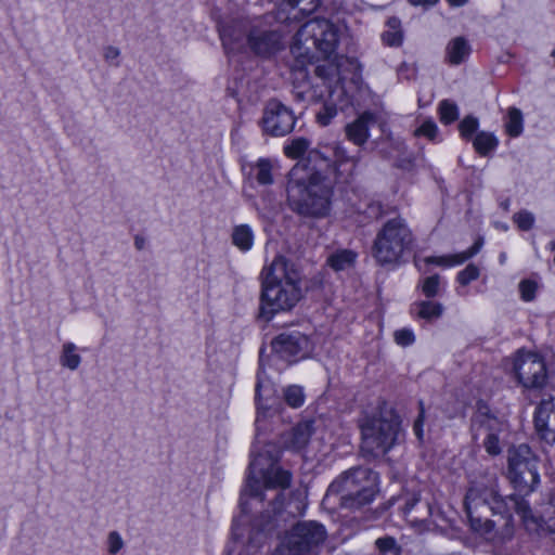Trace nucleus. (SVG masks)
I'll list each match as a JSON object with an SVG mask.
<instances>
[{
  "instance_id": "37",
  "label": "nucleus",
  "mask_w": 555,
  "mask_h": 555,
  "mask_svg": "<svg viewBox=\"0 0 555 555\" xmlns=\"http://www.w3.org/2000/svg\"><path fill=\"white\" fill-rule=\"evenodd\" d=\"M478 119L474 116H466L459 125L462 138L468 140L478 128Z\"/></svg>"
},
{
  "instance_id": "26",
  "label": "nucleus",
  "mask_w": 555,
  "mask_h": 555,
  "mask_svg": "<svg viewBox=\"0 0 555 555\" xmlns=\"http://www.w3.org/2000/svg\"><path fill=\"white\" fill-rule=\"evenodd\" d=\"M524 129V118L520 109L511 107L507 112L505 130L508 135L516 138L521 134Z\"/></svg>"
},
{
  "instance_id": "2",
  "label": "nucleus",
  "mask_w": 555,
  "mask_h": 555,
  "mask_svg": "<svg viewBox=\"0 0 555 555\" xmlns=\"http://www.w3.org/2000/svg\"><path fill=\"white\" fill-rule=\"evenodd\" d=\"M260 317L270 321L278 313L291 311L302 298L301 275L283 256L262 268L260 273Z\"/></svg>"
},
{
  "instance_id": "28",
  "label": "nucleus",
  "mask_w": 555,
  "mask_h": 555,
  "mask_svg": "<svg viewBox=\"0 0 555 555\" xmlns=\"http://www.w3.org/2000/svg\"><path fill=\"white\" fill-rule=\"evenodd\" d=\"M76 349L77 347L75 344L65 343L62 347V353L60 357L61 364L72 371L76 370L81 362V358L76 353Z\"/></svg>"
},
{
  "instance_id": "12",
  "label": "nucleus",
  "mask_w": 555,
  "mask_h": 555,
  "mask_svg": "<svg viewBox=\"0 0 555 555\" xmlns=\"http://www.w3.org/2000/svg\"><path fill=\"white\" fill-rule=\"evenodd\" d=\"M470 429L474 440L485 437L483 447L490 455L501 453L500 435L506 430V424L503 421L479 410L472 418Z\"/></svg>"
},
{
  "instance_id": "15",
  "label": "nucleus",
  "mask_w": 555,
  "mask_h": 555,
  "mask_svg": "<svg viewBox=\"0 0 555 555\" xmlns=\"http://www.w3.org/2000/svg\"><path fill=\"white\" fill-rule=\"evenodd\" d=\"M514 367L518 380L526 388H540L546 382L545 363L535 353L519 352Z\"/></svg>"
},
{
  "instance_id": "30",
  "label": "nucleus",
  "mask_w": 555,
  "mask_h": 555,
  "mask_svg": "<svg viewBox=\"0 0 555 555\" xmlns=\"http://www.w3.org/2000/svg\"><path fill=\"white\" fill-rule=\"evenodd\" d=\"M256 180L260 184H271L273 182L272 178V165L267 159H259L256 165Z\"/></svg>"
},
{
  "instance_id": "52",
  "label": "nucleus",
  "mask_w": 555,
  "mask_h": 555,
  "mask_svg": "<svg viewBox=\"0 0 555 555\" xmlns=\"http://www.w3.org/2000/svg\"><path fill=\"white\" fill-rule=\"evenodd\" d=\"M296 98L300 101H304L306 99L305 92L304 91L296 92Z\"/></svg>"
},
{
  "instance_id": "1",
  "label": "nucleus",
  "mask_w": 555,
  "mask_h": 555,
  "mask_svg": "<svg viewBox=\"0 0 555 555\" xmlns=\"http://www.w3.org/2000/svg\"><path fill=\"white\" fill-rule=\"evenodd\" d=\"M464 503L472 528L482 534H490L495 526L494 521L487 518L482 519L481 514L487 509L502 515L503 539H511L514 532L512 511L521 516L525 522L533 521L528 502L518 495L502 498L498 493L494 478L472 481Z\"/></svg>"
},
{
  "instance_id": "36",
  "label": "nucleus",
  "mask_w": 555,
  "mask_h": 555,
  "mask_svg": "<svg viewBox=\"0 0 555 555\" xmlns=\"http://www.w3.org/2000/svg\"><path fill=\"white\" fill-rule=\"evenodd\" d=\"M480 275V270L474 263H469L465 269L457 273L456 280L461 285H468L470 282L477 280Z\"/></svg>"
},
{
  "instance_id": "9",
  "label": "nucleus",
  "mask_w": 555,
  "mask_h": 555,
  "mask_svg": "<svg viewBox=\"0 0 555 555\" xmlns=\"http://www.w3.org/2000/svg\"><path fill=\"white\" fill-rule=\"evenodd\" d=\"M326 530L317 521L296 524L276 547L274 555H317Z\"/></svg>"
},
{
  "instance_id": "54",
  "label": "nucleus",
  "mask_w": 555,
  "mask_h": 555,
  "mask_svg": "<svg viewBox=\"0 0 555 555\" xmlns=\"http://www.w3.org/2000/svg\"><path fill=\"white\" fill-rule=\"evenodd\" d=\"M249 548H254V547L248 546L244 552H241L240 555H249Z\"/></svg>"
},
{
  "instance_id": "32",
  "label": "nucleus",
  "mask_w": 555,
  "mask_h": 555,
  "mask_svg": "<svg viewBox=\"0 0 555 555\" xmlns=\"http://www.w3.org/2000/svg\"><path fill=\"white\" fill-rule=\"evenodd\" d=\"M513 221L521 231H529L532 229L535 218L534 215L528 210H520L513 216Z\"/></svg>"
},
{
  "instance_id": "41",
  "label": "nucleus",
  "mask_w": 555,
  "mask_h": 555,
  "mask_svg": "<svg viewBox=\"0 0 555 555\" xmlns=\"http://www.w3.org/2000/svg\"><path fill=\"white\" fill-rule=\"evenodd\" d=\"M107 551L111 555L117 554L124 547V541L117 531H111L107 535Z\"/></svg>"
},
{
  "instance_id": "51",
  "label": "nucleus",
  "mask_w": 555,
  "mask_h": 555,
  "mask_svg": "<svg viewBox=\"0 0 555 555\" xmlns=\"http://www.w3.org/2000/svg\"><path fill=\"white\" fill-rule=\"evenodd\" d=\"M388 25L390 26V28H391L392 30H398L397 28H398V26H399V20H397V18L392 17V18H390V20L388 21Z\"/></svg>"
},
{
  "instance_id": "4",
  "label": "nucleus",
  "mask_w": 555,
  "mask_h": 555,
  "mask_svg": "<svg viewBox=\"0 0 555 555\" xmlns=\"http://www.w3.org/2000/svg\"><path fill=\"white\" fill-rule=\"evenodd\" d=\"M337 43L338 35L335 26L327 20L313 18L297 30L291 50L304 64L327 59L334 53Z\"/></svg>"
},
{
  "instance_id": "18",
  "label": "nucleus",
  "mask_w": 555,
  "mask_h": 555,
  "mask_svg": "<svg viewBox=\"0 0 555 555\" xmlns=\"http://www.w3.org/2000/svg\"><path fill=\"white\" fill-rule=\"evenodd\" d=\"M313 433L310 421L298 423L296 426L281 435L280 441L285 449L299 451L307 446Z\"/></svg>"
},
{
  "instance_id": "17",
  "label": "nucleus",
  "mask_w": 555,
  "mask_h": 555,
  "mask_svg": "<svg viewBox=\"0 0 555 555\" xmlns=\"http://www.w3.org/2000/svg\"><path fill=\"white\" fill-rule=\"evenodd\" d=\"M534 424L541 438L555 442V398L543 400L537 409Z\"/></svg>"
},
{
  "instance_id": "25",
  "label": "nucleus",
  "mask_w": 555,
  "mask_h": 555,
  "mask_svg": "<svg viewBox=\"0 0 555 555\" xmlns=\"http://www.w3.org/2000/svg\"><path fill=\"white\" fill-rule=\"evenodd\" d=\"M231 237L233 245L242 251H248L254 245V232L247 224L235 225Z\"/></svg>"
},
{
  "instance_id": "8",
  "label": "nucleus",
  "mask_w": 555,
  "mask_h": 555,
  "mask_svg": "<svg viewBox=\"0 0 555 555\" xmlns=\"http://www.w3.org/2000/svg\"><path fill=\"white\" fill-rule=\"evenodd\" d=\"M414 237L405 219L396 217L386 221L373 243V257L380 264L400 261L413 244Z\"/></svg>"
},
{
  "instance_id": "45",
  "label": "nucleus",
  "mask_w": 555,
  "mask_h": 555,
  "mask_svg": "<svg viewBox=\"0 0 555 555\" xmlns=\"http://www.w3.org/2000/svg\"><path fill=\"white\" fill-rule=\"evenodd\" d=\"M270 18H274L275 21H278L279 23H285L289 20V16L285 13V10L281 7L276 14L273 15V14H267L264 16V20H270Z\"/></svg>"
},
{
  "instance_id": "23",
  "label": "nucleus",
  "mask_w": 555,
  "mask_h": 555,
  "mask_svg": "<svg viewBox=\"0 0 555 555\" xmlns=\"http://www.w3.org/2000/svg\"><path fill=\"white\" fill-rule=\"evenodd\" d=\"M345 95L343 88H335L330 92L331 102H326L320 112L317 113V121L321 126H327L331 120L337 115L336 103L341 102Z\"/></svg>"
},
{
  "instance_id": "16",
  "label": "nucleus",
  "mask_w": 555,
  "mask_h": 555,
  "mask_svg": "<svg viewBox=\"0 0 555 555\" xmlns=\"http://www.w3.org/2000/svg\"><path fill=\"white\" fill-rule=\"evenodd\" d=\"M295 126L293 112L278 100H271L267 103L263 116V131L274 135L282 137L289 133Z\"/></svg>"
},
{
  "instance_id": "40",
  "label": "nucleus",
  "mask_w": 555,
  "mask_h": 555,
  "mask_svg": "<svg viewBox=\"0 0 555 555\" xmlns=\"http://www.w3.org/2000/svg\"><path fill=\"white\" fill-rule=\"evenodd\" d=\"M395 341L402 347L410 346L414 343L415 336L412 330L401 328L395 332Z\"/></svg>"
},
{
  "instance_id": "47",
  "label": "nucleus",
  "mask_w": 555,
  "mask_h": 555,
  "mask_svg": "<svg viewBox=\"0 0 555 555\" xmlns=\"http://www.w3.org/2000/svg\"><path fill=\"white\" fill-rule=\"evenodd\" d=\"M145 238L141 235L134 236V246L138 250H142L145 247Z\"/></svg>"
},
{
  "instance_id": "5",
  "label": "nucleus",
  "mask_w": 555,
  "mask_h": 555,
  "mask_svg": "<svg viewBox=\"0 0 555 555\" xmlns=\"http://www.w3.org/2000/svg\"><path fill=\"white\" fill-rule=\"evenodd\" d=\"M377 474L369 468L354 467L343 473L328 487L325 499L339 495L341 507L361 508L373 502L378 489Z\"/></svg>"
},
{
  "instance_id": "38",
  "label": "nucleus",
  "mask_w": 555,
  "mask_h": 555,
  "mask_svg": "<svg viewBox=\"0 0 555 555\" xmlns=\"http://www.w3.org/2000/svg\"><path fill=\"white\" fill-rule=\"evenodd\" d=\"M289 7L291 9L295 10L296 8L299 9L300 12L310 13L317 9L319 5L318 0H284L282 3V7Z\"/></svg>"
},
{
  "instance_id": "10",
  "label": "nucleus",
  "mask_w": 555,
  "mask_h": 555,
  "mask_svg": "<svg viewBox=\"0 0 555 555\" xmlns=\"http://www.w3.org/2000/svg\"><path fill=\"white\" fill-rule=\"evenodd\" d=\"M305 162L313 170H320L325 176L332 172L337 179L348 182V178L352 176L358 159L349 156L346 149L339 143H333L320 150L310 151L308 159Z\"/></svg>"
},
{
  "instance_id": "24",
  "label": "nucleus",
  "mask_w": 555,
  "mask_h": 555,
  "mask_svg": "<svg viewBox=\"0 0 555 555\" xmlns=\"http://www.w3.org/2000/svg\"><path fill=\"white\" fill-rule=\"evenodd\" d=\"M412 311L417 318L426 321L439 319L443 313V306L437 301H418L412 306Z\"/></svg>"
},
{
  "instance_id": "21",
  "label": "nucleus",
  "mask_w": 555,
  "mask_h": 555,
  "mask_svg": "<svg viewBox=\"0 0 555 555\" xmlns=\"http://www.w3.org/2000/svg\"><path fill=\"white\" fill-rule=\"evenodd\" d=\"M470 54V46L464 37H455L446 48V60L451 65H460Z\"/></svg>"
},
{
  "instance_id": "31",
  "label": "nucleus",
  "mask_w": 555,
  "mask_h": 555,
  "mask_svg": "<svg viewBox=\"0 0 555 555\" xmlns=\"http://www.w3.org/2000/svg\"><path fill=\"white\" fill-rule=\"evenodd\" d=\"M309 141L304 138L294 139L284 146V153L292 158H298L308 150Z\"/></svg>"
},
{
  "instance_id": "44",
  "label": "nucleus",
  "mask_w": 555,
  "mask_h": 555,
  "mask_svg": "<svg viewBox=\"0 0 555 555\" xmlns=\"http://www.w3.org/2000/svg\"><path fill=\"white\" fill-rule=\"evenodd\" d=\"M423 423H424V409H423V404L421 403L420 415L416 418V421L414 422V426H413V430H414L416 437L418 438V440L423 439Z\"/></svg>"
},
{
  "instance_id": "43",
  "label": "nucleus",
  "mask_w": 555,
  "mask_h": 555,
  "mask_svg": "<svg viewBox=\"0 0 555 555\" xmlns=\"http://www.w3.org/2000/svg\"><path fill=\"white\" fill-rule=\"evenodd\" d=\"M383 40L388 46H399L402 41V35L399 30L386 31L383 35Z\"/></svg>"
},
{
  "instance_id": "48",
  "label": "nucleus",
  "mask_w": 555,
  "mask_h": 555,
  "mask_svg": "<svg viewBox=\"0 0 555 555\" xmlns=\"http://www.w3.org/2000/svg\"><path fill=\"white\" fill-rule=\"evenodd\" d=\"M413 5H433L438 2V0H409Z\"/></svg>"
},
{
  "instance_id": "53",
  "label": "nucleus",
  "mask_w": 555,
  "mask_h": 555,
  "mask_svg": "<svg viewBox=\"0 0 555 555\" xmlns=\"http://www.w3.org/2000/svg\"><path fill=\"white\" fill-rule=\"evenodd\" d=\"M499 259H500V263L503 264L506 261V254L501 253Z\"/></svg>"
},
{
  "instance_id": "49",
  "label": "nucleus",
  "mask_w": 555,
  "mask_h": 555,
  "mask_svg": "<svg viewBox=\"0 0 555 555\" xmlns=\"http://www.w3.org/2000/svg\"><path fill=\"white\" fill-rule=\"evenodd\" d=\"M452 7H462L466 4L467 0H447Z\"/></svg>"
},
{
  "instance_id": "11",
  "label": "nucleus",
  "mask_w": 555,
  "mask_h": 555,
  "mask_svg": "<svg viewBox=\"0 0 555 555\" xmlns=\"http://www.w3.org/2000/svg\"><path fill=\"white\" fill-rule=\"evenodd\" d=\"M508 469L512 481L526 493L532 492L540 481L537 457L527 444L509 449Z\"/></svg>"
},
{
  "instance_id": "22",
  "label": "nucleus",
  "mask_w": 555,
  "mask_h": 555,
  "mask_svg": "<svg viewBox=\"0 0 555 555\" xmlns=\"http://www.w3.org/2000/svg\"><path fill=\"white\" fill-rule=\"evenodd\" d=\"M358 254L351 249H337L331 253L326 259V263L334 271H346L353 268Z\"/></svg>"
},
{
  "instance_id": "50",
  "label": "nucleus",
  "mask_w": 555,
  "mask_h": 555,
  "mask_svg": "<svg viewBox=\"0 0 555 555\" xmlns=\"http://www.w3.org/2000/svg\"><path fill=\"white\" fill-rule=\"evenodd\" d=\"M260 384H257V388H256V399H257V402H258V410L260 411L261 409H264V406L260 403Z\"/></svg>"
},
{
  "instance_id": "34",
  "label": "nucleus",
  "mask_w": 555,
  "mask_h": 555,
  "mask_svg": "<svg viewBox=\"0 0 555 555\" xmlns=\"http://www.w3.org/2000/svg\"><path fill=\"white\" fill-rule=\"evenodd\" d=\"M414 135L425 137L430 141H435L438 135V127L434 120L427 119L423 121L417 129H415Z\"/></svg>"
},
{
  "instance_id": "46",
  "label": "nucleus",
  "mask_w": 555,
  "mask_h": 555,
  "mask_svg": "<svg viewBox=\"0 0 555 555\" xmlns=\"http://www.w3.org/2000/svg\"><path fill=\"white\" fill-rule=\"evenodd\" d=\"M119 55H120V51L116 47L108 46L104 50V59L107 61L117 59Z\"/></svg>"
},
{
  "instance_id": "55",
  "label": "nucleus",
  "mask_w": 555,
  "mask_h": 555,
  "mask_svg": "<svg viewBox=\"0 0 555 555\" xmlns=\"http://www.w3.org/2000/svg\"><path fill=\"white\" fill-rule=\"evenodd\" d=\"M550 248H551V250L555 251V241H552L550 243Z\"/></svg>"
},
{
  "instance_id": "14",
  "label": "nucleus",
  "mask_w": 555,
  "mask_h": 555,
  "mask_svg": "<svg viewBox=\"0 0 555 555\" xmlns=\"http://www.w3.org/2000/svg\"><path fill=\"white\" fill-rule=\"evenodd\" d=\"M274 353L287 361L295 362L306 358L312 350V343L309 337L299 331L282 333L272 341Z\"/></svg>"
},
{
  "instance_id": "20",
  "label": "nucleus",
  "mask_w": 555,
  "mask_h": 555,
  "mask_svg": "<svg viewBox=\"0 0 555 555\" xmlns=\"http://www.w3.org/2000/svg\"><path fill=\"white\" fill-rule=\"evenodd\" d=\"M483 245V238L479 237L472 247H469L467 250L453 254V255H447V256H439V257H427L425 258V262L427 263H434L441 267H454L464 263L468 259L476 256L481 247Z\"/></svg>"
},
{
  "instance_id": "35",
  "label": "nucleus",
  "mask_w": 555,
  "mask_h": 555,
  "mask_svg": "<svg viewBox=\"0 0 555 555\" xmlns=\"http://www.w3.org/2000/svg\"><path fill=\"white\" fill-rule=\"evenodd\" d=\"M284 398L288 405L298 408L304 403V392L298 386H289L284 391Z\"/></svg>"
},
{
  "instance_id": "42",
  "label": "nucleus",
  "mask_w": 555,
  "mask_h": 555,
  "mask_svg": "<svg viewBox=\"0 0 555 555\" xmlns=\"http://www.w3.org/2000/svg\"><path fill=\"white\" fill-rule=\"evenodd\" d=\"M535 291H537V285L532 281L525 280V281L520 282V284H519V292H520L521 298L525 301L532 300L534 298Z\"/></svg>"
},
{
  "instance_id": "39",
  "label": "nucleus",
  "mask_w": 555,
  "mask_h": 555,
  "mask_svg": "<svg viewBox=\"0 0 555 555\" xmlns=\"http://www.w3.org/2000/svg\"><path fill=\"white\" fill-rule=\"evenodd\" d=\"M440 278L438 274L426 278L422 284L423 294L428 297H435L439 292Z\"/></svg>"
},
{
  "instance_id": "3",
  "label": "nucleus",
  "mask_w": 555,
  "mask_h": 555,
  "mask_svg": "<svg viewBox=\"0 0 555 555\" xmlns=\"http://www.w3.org/2000/svg\"><path fill=\"white\" fill-rule=\"evenodd\" d=\"M288 177L286 190L292 210L304 217H326L333 195L328 176L311 169L305 160H300L292 168Z\"/></svg>"
},
{
  "instance_id": "13",
  "label": "nucleus",
  "mask_w": 555,
  "mask_h": 555,
  "mask_svg": "<svg viewBox=\"0 0 555 555\" xmlns=\"http://www.w3.org/2000/svg\"><path fill=\"white\" fill-rule=\"evenodd\" d=\"M284 36L285 33L280 26L268 28L263 25V21L260 20L251 26L247 36V42L255 54L267 57L284 48Z\"/></svg>"
},
{
  "instance_id": "56",
  "label": "nucleus",
  "mask_w": 555,
  "mask_h": 555,
  "mask_svg": "<svg viewBox=\"0 0 555 555\" xmlns=\"http://www.w3.org/2000/svg\"><path fill=\"white\" fill-rule=\"evenodd\" d=\"M281 498H282V494H279V495L276 496V501H279Z\"/></svg>"
},
{
  "instance_id": "19",
  "label": "nucleus",
  "mask_w": 555,
  "mask_h": 555,
  "mask_svg": "<svg viewBox=\"0 0 555 555\" xmlns=\"http://www.w3.org/2000/svg\"><path fill=\"white\" fill-rule=\"evenodd\" d=\"M375 117L370 112H364L356 120L345 128L346 135L356 145H363L369 139L370 126L374 124Z\"/></svg>"
},
{
  "instance_id": "29",
  "label": "nucleus",
  "mask_w": 555,
  "mask_h": 555,
  "mask_svg": "<svg viewBox=\"0 0 555 555\" xmlns=\"http://www.w3.org/2000/svg\"><path fill=\"white\" fill-rule=\"evenodd\" d=\"M439 115L441 122L449 125L459 118V107L455 103L443 100L439 104Z\"/></svg>"
},
{
  "instance_id": "33",
  "label": "nucleus",
  "mask_w": 555,
  "mask_h": 555,
  "mask_svg": "<svg viewBox=\"0 0 555 555\" xmlns=\"http://www.w3.org/2000/svg\"><path fill=\"white\" fill-rule=\"evenodd\" d=\"M375 545L379 553L386 554L388 552H393L395 555H400L402 552L401 546L397 544V541L392 537H383L378 538L375 541Z\"/></svg>"
},
{
  "instance_id": "27",
  "label": "nucleus",
  "mask_w": 555,
  "mask_h": 555,
  "mask_svg": "<svg viewBox=\"0 0 555 555\" xmlns=\"http://www.w3.org/2000/svg\"><path fill=\"white\" fill-rule=\"evenodd\" d=\"M498 143V139L492 133L485 131L477 133L473 141L476 152L482 156L493 151Z\"/></svg>"
},
{
  "instance_id": "6",
  "label": "nucleus",
  "mask_w": 555,
  "mask_h": 555,
  "mask_svg": "<svg viewBox=\"0 0 555 555\" xmlns=\"http://www.w3.org/2000/svg\"><path fill=\"white\" fill-rule=\"evenodd\" d=\"M292 474L278 465V460L270 450L253 456L246 486L242 491L241 506L245 509L246 496L263 500L264 489H286L291 486Z\"/></svg>"
},
{
  "instance_id": "7",
  "label": "nucleus",
  "mask_w": 555,
  "mask_h": 555,
  "mask_svg": "<svg viewBox=\"0 0 555 555\" xmlns=\"http://www.w3.org/2000/svg\"><path fill=\"white\" fill-rule=\"evenodd\" d=\"M400 418L391 410H380L361 426L362 446L364 453L373 456L383 455L397 442L400 435Z\"/></svg>"
}]
</instances>
